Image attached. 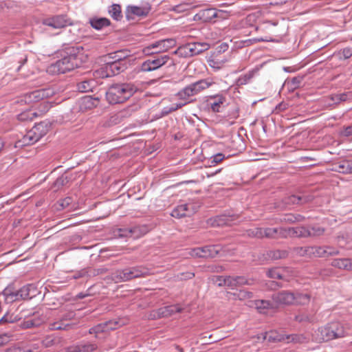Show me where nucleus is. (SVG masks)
Returning a JSON list of instances; mask_svg holds the SVG:
<instances>
[{"instance_id":"obj_1","label":"nucleus","mask_w":352,"mask_h":352,"mask_svg":"<svg viewBox=\"0 0 352 352\" xmlns=\"http://www.w3.org/2000/svg\"><path fill=\"white\" fill-rule=\"evenodd\" d=\"M138 90V87L133 83L113 84L106 91V99L111 104L123 103L133 96Z\"/></svg>"},{"instance_id":"obj_2","label":"nucleus","mask_w":352,"mask_h":352,"mask_svg":"<svg viewBox=\"0 0 352 352\" xmlns=\"http://www.w3.org/2000/svg\"><path fill=\"white\" fill-rule=\"evenodd\" d=\"M214 83L211 78L201 79L186 86L179 90L175 96L179 100L184 101L188 104L195 101L192 99L193 96L209 88Z\"/></svg>"},{"instance_id":"obj_3","label":"nucleus","mask_w":352,"mask_h":352,"mask_svg":"<svg viewBox=\"0 0 352 352\" xmlns=\"http://www.w3.org/2000/svg\"><path fill=\"white\" fill-rule=\"evenodd\" d=\"M346 335V332L343 324L336 321L318 328L316 332V338L319 342H322L343 338Z\"/></svg>"},{"instance_id":"obj_4","label":"nucleus","mask_w":352,"mask_h":352,"mask_svg":"<svg viewBox=\"0 0 352 352\" xmlns=\"http://www.w3.org/2000/svg\"><path fill=\"white\" fill-rule=\"evenodd\" d=\"M81 58L75 53H70L63 58L51 64L47 72L52 74H65L80 66Z\"/></svg>"},{"instance_id":"obj_5","label":"nucleus","mask_w":352,"mask_h":352,"mask_svg":"<svg viewBox=\"0 0 352 352\" xmlns=\"http://www.w3.org/2000/svg\"><path fill=\"white\" fill-rule=\"evenodd\" d=\"M149 274L148 270L143 266H135L118 270L111 275V279L116 283L129 281L134 278L144 277Z\"/></svg>"},{"instance_id":"obj_6","label":"nucleus","mask_w":352,"mask_h":352,"mask_svg":"<svg viewBox=\"0 0 352 352\" xmlns=\"http://www.w3.org/2000/svg\"><path fill=\"white\" fill-rule=\"evenodd\" d=\"M151 57L144 60L140 67V70L143 72H148L156 70L168 63L170 58L168 55L159 54Z\"/></svg>"},{"instance_id":"obj_7","label":"nucleus","mask_w":352,"mask_h":352,"mask_svg":"<svg viewBox=\"0 0 352 352\" xmlns=\"http://www.w3.org/2000/svg\"><path fill=\"white\" fill-rule=\"evenodd\" d=\"M176 45V41L174 38H166L157 41L143 50L146 55L159 54L161 52H165Z\"/></svg>"},{"instance_id":"obj_8","label":"nucleus","mask_w":352,"mask_h":352,"mask_svg":"<svg viewBox=\"0 0 352 352\" xmlns=\"http://www.w3.org/2000/svg\"><path fill=\"white\" fill-rule=\"evenodd\" d=\"M54 91L50 88L41 89L24 94L23 100L25 103L32 104L48 98L54 95Z\"/></svg>"},{"instance_id":"obj_9","label":"nucleus","mask_w":352,"mask_h":352,"mask_svg":"<svg viewBox=\"0 0 352 352\" xmlns=\"http://www.w3.org/2000/svg\"><path fill=\"white\" fill-rule=\"evenodd\" d=\"M43 24L53 29H61L73 25L72 20L67 15L60 14L43 20Z\"/></svg>"},{"instance_id":"obj_10","label":"nucleus","mask_w":352,"mask_h":352,"mask_svg":"<svg viewBox=\"0 0 352 352\" xmlns=\"http://www.w3.org/2000/svg\"><path fill=\"white\" fill-rule=\"evenodd\" d=\"M228 61V58L220 51L214 52L207 59L208 65L215 71L222 69Z\"/></svg>"},{"instance_id":"obj_11","label":"nucleus","mask_w":352,"mask_h":352,"mask_svg":"<svg viewBox=\"0 0 352 352\" xmlns=\"http://www.w3.org/2000/svg\"><path fill=\"white\" fill-rule=\"evenodd\" d=\"M272 299L277 305H292L295 300L294 293L289 291L283 290L273 294Z\"/></svg>"},{"instance_id":"obj_12","label":"nucleus","mask_w":352,"mask_h":352,"mask_svg":"<svg viewBox=\"0 0 352 352\" xmlns=\"http://www.w3.org/2000/svg\"><path fill=\"white\" fill-rule=\"evenodd\" d=\"M151 10V6L148 3L142 6H129L126 10V17L129 19H134L135 16H146Z\"/></svg>"},{"instance_id":"obj_13","label":"nucleus","mask_w":352,"mask_h":352,"mask_svg":"<svg viewBox=\"0 0 352 352\" xmlns=\"http://www.w3.org/2000/svg\"><path fill=\"white\" fill-rule=\"evenodd\" d=\"M129 63L122 62H107L104 64V69L107 72V76L118 75L126 69Z\"/></svg>"},{"instance_id":"obj_14","label":"nucleus","mask_w":352,"mask_h":352,"mask_svg":"<svg viewBox=\"0 0 352 352\" xmlns=\"http://www.w3.org/2000/svg\"><path fill=\"white\" fill-rule=\"evenodd\" d=\"M226 101V97L223 94L209 96L206 100V105L212 112L218 113L220 112V109Z\"/></svg>"},{"instance_id":"obj_15","label":"nucleus","mask_w":352,"mask_h":352,"mask_svg":"<svg viewBox=\"0 0 352 352\" xmlns=\"http://www.w3.org/2000/svg\"><path fill=\"white\" fill-rule=\"evenodd\" d=\"M38 344H23L21 343L14 344L7 347L4 352H36L38 350Z\"/></svg>"},{"instance_id":"obj_16","label":"nucleus","mask_w":352,"mask_h":352,"mask_svg":"<svg viewBox=\"0 0 352 352\" xmlns=\"http://www.w3.org/2000/svg\"><path fill=\"white\" fill-rule=\"evenodd\" d=\"M313 197L311 195H292L287 197H285L283 200V202L285 205H302L304 204L308 203L312 200Z\"/></svg>"},{"instance_id":"obj_17","label":"nucleus","mask_w":352,"mask_h":352,"mask_svg":"<svg viewBox=\"0 0 352 352\" xmlns=\"http://www.w3.org/2000/svg\"><path fill=\"white\" fill-rule=\"evenodd\" d=\"M217 9L208 8L201 10L198 13L195 15V20L201 21L202 22H210L214 19V16H217Z\"/></svg>"},{"instance_id":"obj_18","label":"nucleus","mask_w":352,"mask_h":352,"mask_svg":"<svg viewBox=\"0 0 352 352\" xmlns=\"http://www.w3.org/2000/svg\"><path fill=\"white\" fill-rule=\"evenodd\" d=\"M183 309L179 305H171L161 307L157 310L159 317H170L176 313L182 312Z\"/></svg>"},{"instance_id":"obj_19","label":"nucleus","mask_w":352,"mask_h":352,"mask_svg":"<svg viewBox=\"0 0 352 352\" xmlns=\"http://www.w3.org/2000/svg\"><path fill=\"white\" fill-rule=\"evenodd\" d=\"M235 219V215H227L224 214L216 216L214 219H210V221H212V226L219 227L226 225H229L232 221H234Z\"/></svg>"},{"instance_id":"obj_20","label":"nucleus","mask_w":352,"mask_h":352,"mask_svg":"<svg viewBox=\"0 0 352 352\" xmlns=\"http://www.w3.org/2000/svg\"><path fill=\"white\" fill-rule=\"evenodd\" d=\"M223 284H227V287L231 289H233L238 286H241L244 285H250L248 280L245 278L244 276H227V279L226 280V283Z\"/></svg>"},{"instance_id":"obj_21","label":"nucleus","mask_w":352,"mask_h":352,"mask_svg":"<svg viewBox=\"0 0 352 352\" xmlns=\"http://www.w3.org/2000/svg\"><path fill=\"white\" fill-rule=\"evenodd\" d=\"M291 237L307 238L310 236L309 227L298 226L289 228Z\"/></svg>"},{"instance_id":"obj_22","label":"nucleus","mask_w":352,"mask_h":352,"mask_svg":"<svg viewBox=\"0 0 352 352\" xmlns=\"http://www.w3.org/2000/svg\"><path fill=\"white\" fill-rule=\"evenodd\" d=\"M333 170L342 174L352 173V160H344L336 163Z\"/></svg>"},{"instance_id":"obj_23","label":"nucleus","mask_w":352,"mask_h":352,"mask_svg":"<svg viewBox=\"0 0 352 352\" xmlns=\"http://www.w3.org/2000/svg\"><path fill=\"white\" fill-rule=\"evenodd\" d=\"M286 338L287 335L280 333L279 332L275 330L270 331L269 332H265L264 336V339L267 340V341L270 342H286Z\"/></svg>"},{"instance_id":"obj_24","label":"nucleus","mask_w":352,"mask_h":352,"mask_svg":"<svg viewBox=\"0 0 352 352\" xmlns=\"http://www.w3.org/2000/svg\"><path fill=\"white\" fill-rule=\"evenodd\" d=\"M140 228L133 226L128 228H120L118 230V235L120 237H133L138 238L140 236Z\"/></svg>"},{"instance_id":"obj_25","label":"nucleus","mask_w":352,"mask_h":352,"mask_svg":"<svg viewBox=\"0 0 352 352\" xmlns=\"http://www.w3.org/2000/svg\"><path fill=\"white\" fill-rule=\"evenodd\" d=\"M190 50L192 54V56L199 54L210 48V45L207 43H189Z\"/></svg>"},{"instance_id":"obj_26","label":"nucleus","mask_w":352,"mask_h":352,"mask_svg":"<svg viewBox=\"0 0 352 352\" xmlns=\"http://www.w3.org/2000/svg\"><path fill=\"white\" fill-rule=\"evenodd\" d=\"M91 27L96 30H101L110 25L111 22L107 18H93L89 20Z\"/></svg>"},{"instance_id":"obj_27","label":"nucleus","mask_w":352,"mask_h":352,"mask_svg":"<svg viewBox=\"0 0 352 352\" xmlns=\"http://www.w3.org/2000/svg\"><path fill=\"white\" fill-rule=\"evenodd\" d=\"M332 265L340 269L352 270V260L349 258H337L332 261Z\"/></svg>"},{"instance_id":"obj_28","label":"nucleus","mask_w":352,"mask_h":352,"mask_svg":"<svg viewBox=\"0 0 352 352\" xmlns=\"http://www.w3.org/2000/svg\"><path fill=\"white\" fill-rule=\"evenodd\" d=\"M305 219V217L300 214H285L280 219V222L286 223H294L296 222H301Z\"/></svg>"},{"instance_id":"obj_29","label":"nucleus","mask_w":352,"mask_h":352,"mask_svg":"<svg viewBox=\"0 0 352 352\" xmlns=\"http://www.w3.org/2000/svg\"><path fill=\"white\" fill-rule=\"evenodd\" d=\"M127 55L122 51L116 52L109 54L108 62H122L129 63V60L127 58Z\"/></svg>"},{"instance_id":"obj_30","label":"nucleus","mask_w":352,"mask_h":352,"mask_svg":"<svg viewBox=\"0 0 352 352\" xmlns=\"http://www.w3.org/2000/svg\"><path fill=\"white\" fill-rule=\"evenodd\" d=\"M2 293L6 296V300H10L11 301L17 300V290L15 289L13 284L7 286Z\"/></svg>"},{"instance_id":"obj_31","label":"nucleus","mask_w":352,"mask_h":352,"mask_svg":"<svg viewBox=\"0 0 352 352\" xmlns=\"http://www.w3.org/2000/svg\"><path fill=\"white\" fill-rule=\"evenodd\" d=\"M41 138V137L38 136L36 131H34V129H32L23 136V140L26 144H33L38 142Z\"/></svg>"},{"instance_id":"obj_32","label":"nucleus","mask_w":352,"mask_h":352,"mask_svg":"<svg viewBox=\"0 0 352 352\" xmlns=\"http://www.w3.org/2000/svg\"><path fill=\"white\" fill-rule=\"evenodd\" d=\"M309 338L304 334H290L287 335L286 342L287 343H305L307 342Z\"/></svg>"},{"instance_id":"obj_33","label":"nucleus","mask_w":352,"mask_h":352,"mask_svg":"<svg viewBox=\"0 0 352 352\" xmlns=\"http://www.w3.org/2000/svg\"><path fill=\"white\" fill-rule=\"evenodd\" d=\"M99 103L98 98H93L91 96H86L81 99L82 105L85 106V109H92L97 107Z\"/></svg>"},{"instance_id":"obj_34","label":"nucleus","mask_w":352,"mask_h":352,"mask_svg":"<svg viewBox=\"0 0 352 352\" xmlns=\"http://www.w3.org/2000/svg\"><path fill=\"white\" fill-rule=\"evenodd\" d=\"M69 179L70 178L67 175L63 174L55 180L52 188L54 189V191H57L66 185L69 182Z\"/></svg>"},{"instance_id":"obj_35","label":"nucleus","mask_w":352,"mask_h":352,"mask_svg":"<svg viewBox=\"0 0 352 352\" xmlns=\"http://www.w3.org/2000/svg\"><path fill=\"white\" fill-rule=\"evenodd\" d=\"M34 287L32 285L28 284L26 285H24L23 287H21L20 289L17 290V300L22 299V300H26V299H30L32 297L30 296V292L31 288H33Z\"/></svg>"},{"instance_id":"obj_36","label":"nucleus","mask_w":352,"mask_h":352,"mask_svg":"<svg viewBox=\"0 0 352 352\" xmlns=\"http://www.w3.org/2000/svg\"><path fill=\"white\" fill-rule=\"evenodd\" d=\"M32 129H34V131L37 133L38 136L43 138L44 135L47 134L49 131V126L47 122H41L38 124H36Z\"/></svg>"},{"instance_id":"obj_37","label":"nucleus","mask_w":352,"mask_h":352,"mask_svg":"<svg viewBox=\"0 0 352 352\" xmlns=\"http://www.w3.org/2000/svg\"><path fill=\"white\" fill-rule=\"evenodd\" d=\"M294 297L295 300L293 303L300 305H307L309 302L311 298L309 294L299 292L294 293Z\"/></svg>"},{"instance_id":"obj_38","label":"nucleus","mask_w":352,"mask_h":352,"mask_svg":"<svg viewBox=\"0 0 352 352\" xmlns=\"http://www.w3.org/2000/svg\"><path fill=\"white\" fill-rule=\"evenodd\" d=\"M109 12L111 16L116 21H120L122 19L121 6L119 4H113L110 7Z\"/></svg>"},{"instance_id":"obj_39","label":"nucleus","mask_w":352,"mask_h":352,"mask_svg":"<svg viewBox=\"0 0 352 352\" xmlns=\"http://www.w3.org/2000/svg\"><path fill=\"white\" fill-rule=\"evenodd\" d=\"M267 255L272 259L278 260L287 258L289 252L286 250H276L270 251Z\"/></svg>"},{"instance_id":"obj_40","label":"nucleus","mask_w":352,"mask_h":352,"mask_svg":"<svg viewBox=\"0 0 352 352\" xmlns=\"http://www.w3.org/2000/svg\"><path fill=\"white\" fill-rule=\"evenodd\" d=\"M38 116V113L31 109L25 111L18 115V120L23 122L31 121Z\"/></svg>"},{"instance_id":"obj_41","label":"nucleus","mask_w":352,"mask_h":352,"mask_svg":"<svg viewBox=\"0 0 352 352\" xmlns=\"http://www.w3.org/2000/svg\"><path fill=\"white\" fill-rule=\"evenodd\" d=\"M230 295L232 296V299L234 300H244L246 299H249L253 297V294L251 292H248L246 290H239L234 293H231Z\"/></svg>"},{"instance_id":"obj_42","label":"nucleus","mask_w":352,"mask_h":352,"mask_svg":"<svg viewBox=\"0 0 352 352\" xmlns=\"http://www.w3.org/2000/svg\"><path fill=\"white\" fill-rule=\"evenodd\" d=\"M324 246H309V258L324 257Z\"/></svg>"},{"instance_id":"obj_43","label":"nucleus","mask_w":352,"mask_h":352,"mask_svg":"<svg viewBox=\"0 0 352 352\" xmlns=\"http://www.w3.org/2000/svg\"><path fill=\"white\" fill-rule=\"evenodd\" d=\"M190 48V47H189V43H187L186 45L179 47L177 50L175 52V54H177L181 57H192V54Z\"/></svg>"},{"instance_id":"obj_44","label":"nucleus","mask_w":352,"mask_h":352,"mask_svg":"<svg viewBox=\"0 0 352 352\" xmlns=\"http://www.w3.org/2000/svg\"><path fill=\"white\" fill-rule=\"evenodd\" d=\"M93 84L91 80H83L77 83V89L80 92H88L92 90Z\"/></svg>"},{"instance_id":"obj_45","label":"nucleus","mask_w":352,"mask_h":352,"mask_svg":"<svg viewBox=\"0 0 352 352\" xmlns=\"http://www.w3.org/2000/svg\"><path fill=\"white\" fill-rule=\"evenodd\" d=\"M220 245H207V258H214L221 251Z\"/></svg>"},{"instance_id":"obj_46","label":"nucleus","mask_w":352,"mask_h":352,"mask_svg":"<svg viewBox=\"0 0 352 352\" xmlns=\"http://www.w3.org/2000/svg\"><path fill=\"white\" fill-rule=\"evenodd\" d=\"M283 270L277 267L269 269L267 271V276L271 278L284 279V276L281 272Z\"/></svg>"},{"instance_id":"obj_47","label":"nucleus","mask_w":352,"mask_h":352,"mask_svg":"<svg viewBox=\"0 0 352 352\" xmlns=\"http://www.w3.org/2000/svg\"><path fill=\"white\" fill-rule=\"evenodd\" d=\"M277 228H263V238L277 239Z\"/></svg>"},{"instance_id":"obj_48","label":"nucleus","mask_w":352,"mask_h":352,"mask_svg":"<svg viewBox=\"0 0 352 352\" xmlns=\"http://www.w3.org/2000/svg\"><path fill=\"white\" fill-rule=\"evenodd\" d=\"M72 327L71 324H63L61 322H55L49 324V329L50 330H69Z\"/></svg>"},{"instance_id":"obj_49","label":"nucleus","mask_w":352,"mask_h":352,"mask_svg":"<svg viewBox=\"0 0 352 352\" xmlns=\"http://www.w3.org/2000/svg\"><path fill=\"white\" fill-rule=\"evenodd\" d=\"M186 104H187L186 102L179 100V102L173 104L170 107L164 108V114L167 115L173 111H175L182 108L183 107H184Z\"/></svg>"},{"instance_id":"obj_50","label":"nucleus","mask_w":352,"mask_h":352,"mask_svg":"<svg viewBox=\"0 0 352 352\" xmlns=\"http://www.w3.org/2000/svg\"><path fill=\"white\" fill-rule=\"evenodd\" d=\"M254 76L253 72H250L243 76H241L237 80L238 85H244L248 84Z\"/></svg>"},{"instance_id":"obj_51","label":"nucleus","mask_w":352,"mask_h":352,"mask_svg":"<svg viewBox=\"0 0 352 352\" xmlns=\"http://www.w3.org/2000/svg\"><path fill=\"white\" fill-rule=\"evenodd\" d=\"M97 349V345L94 343H81L80 344V352H92Z\"/></svg>"},{"instance_id":"obj_52","label":"nucleus","mask_w":352,"mask_h":352,"mask_svg":"<svg viewBox=\"0 0 352 352\" xmlns=\"http://www.w3.org/2000/svg\"><path fill=\"white\" fill-rule=\"evenodd\" d=\"M247 234L250 237H255L258 239H263V228H256L247 230Z\"/></svg>"},{"instance_id":"obj_53","label":"nucleus","mask_w":352,"mask_h":352,"mask_svg":"<svg viewBox=\"0 0 352 352\" xmlns=\"http://www.w3.org/2000/svg\"><path fill=\"white\" fill-rule=\"evenodd\" d=\"M19 320L17 316L7 313L0 319V324L3 323H14Z\"/></svg>"},{"instance_id":"obj_54","label":"nucleus","mask_w":352,"mask_h":352,"mask_svg":"<svg viewBox=\"0 0 352 352\" xmlns=\"http://www.w3.org/2000/svg\"><path fill=\"white\" fill-rule=\"evenodd\" d=\"M294 252L300 256L309 257V246L296 247L293 249Z\"/></svg>"},{"instance_id":"obj_55","label":"nucleus","mask_w":352,"mask_h":352,"mask_svg":"<svg viewBox=\"0 0 352 352\" xmlns=\"http://www.w3.org/2000/svg\"><path fill=\"white\" fill-rule=\"evenodd\" d=\"M39 324L40 322L38 320L28 319L23 322L22 327L24 329H30L32 327H38Z\"/></svg>"},{"instance_id":"obj_56","label":"nucleus","mask_w":352,"mask_h":352,"mask_svg":"<svg viewBox=\"0 0 352 352\" xmlns=\"http://www.w3.org/2000/svg\"><path fill=\"white\" fill-rule=\"evenodd\" d=\"M310 229V236H319L324 234V228L320 226H312Z\"/></svg>"},{"instance_id":"obj_57","label":"nucleus","mask_w":352,"mask_h":352,"mask_svg":"<svg viewBox=\"0 0 352 352\" xmlns=\"http://www.w3.org/2000/svg\"><path fill=\"white\" fill-rule=\"evenodd\" d=\"M295 320L298 322H312L314 321V317L307 314H299L295 316Z\"/></svg>"},{"instance_id":"obj_58","label":"nucleus","mask_w":352,"mask_h":352,"mask_svg":"<svg viewBox=\"0 0 352 352\" xmlns=\"http://www.w3.org/2000/svg\"><path fill=\"white\" fill-rule=\"evenodd\" d=\"M347 99V95L344 93L333 94L331 96V100L335 103L338 104L340 102L346 101Z\"/></svg>"},{"instance_id":"obj_59","label":"nucleus","mask_w":352,"mask_h":352,"mask_svg":"<svg viewBox=\"0 0 352 352\" xmlns=\"http://www.w3.org/2000/svg\"><path fill=\"white\" fill-rule=\"evenodd\" d=\"M277 230H278L277 239L278 238L285 239V238H287L288 236L291 237L289 228H277Z\"/></svg>"},{"instance_id":"obj_60","label":"nucleus","mask_w":352,"mask_h":352,"mask_svg":"<svg viewBox=\"0 0 352 352\" xmlns=\"http://www.w3.org/2000/svg\"><path fill=\"white\" fill-rule=\"evenodd\" d=\"M170 214L172 217L175 218H182L186 216L184 213L183 208L180 207L179 205L173 210Z\"/></svg>"},{"instance_id":"obj_61","label":"nucleus","mask_w":352,"mask_h":352,"mask_svg":"<svg viewBox=\"0 0 352 352\" xmlns=\"http://www.w3.org/2000/svg\"><path fill=\"white\" fill-rule=\"evenodd\" d=\"M224 158L225 155L221 153H219L210 157V162L212 165H216L222 162Z\"/></svg>"},{"instance_id":"obj_62","label":"nucleus","mask_w":352,"mask_h":352,"mask_svg":"<svg viewBox=\"0 0 352 352\" xmlns=\"http://www.w3.org/2000/svg\"><path fill=\"white\" fill-rule=\"evenodd\" d=\"M189 6L188 3H181L173 6L171 10L175 12L180 13L188 10Z\"/></svg>"},{"instance_id":"obj_63","label":"nucleus","mask_w":352,"mask_h":352,"mask_svg":"<svg viewBox=\"0 0 352 352\" xmlns=\"http://www.w3.org/2000/svg\"><path fill=\"white\" fill-rule=\"evenodd\" d=\"M324 257L337 255L339 253L338 250L330 246H324Z\"/></svg>"},{"instance_id":"obj_64","label":"nucleus","mask_w":352,"mask_h":352,"mask_svg":"<svg viewBox=\"0 0 352 352\" xmlns=\"http://www.w3.org/2000/svg\"><path fill=\"white\" fill-rule=\"evenodd\" d=\"M72 199L71 197H67L58 201L60 209H65L67 208L72 204Z\"/></svg>"}]
</instances>
